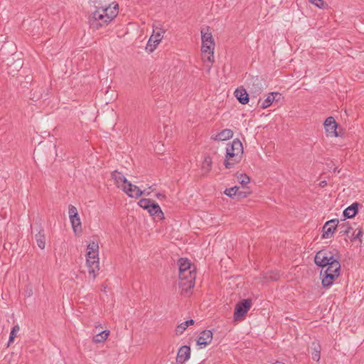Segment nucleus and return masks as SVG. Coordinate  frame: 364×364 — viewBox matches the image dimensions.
Instances as JSON below:
<instances>
[{"instance_id":"1","label":"nucleus","mask_w":364,"mask_h":364,"mask_svg":"<svg viewBox=\"0 0 364 364\" xmlns=\"http://www.w3.org/2000/svg\"><path fill=\"white\" fill-rule=\"evenodd\" d=\"M119 13L117 4L112 3L107 6L97 7L89 18V24L91 28L97 30L107 26Z\"/></svg>"},{"instance_id":"2","label":"nucleus","mask_w":364,"mask_h":364,"mask_svg":"<svg viewBox=\"0 0 364 364\" xmlns=\"http://www.w3.org/2000/svg\"><path fill=\"white\" fill-rule=\"evenodd\" d=\"M86 265L90 277L95 279L100 270L99 244L91 241L87 246Z\"/></svg>"},{"instance_id":"3","label":"nucleus","mask_w":364,"mask_h":364,"mask_svg":"<svg viewBox=\"0 0 364 364\" xmlns=\"http://www.w3.org/2000/svg\"><path fill=\"white\" fill-rule=\"evenodd\" d=\"M242 144L239 139H235L226 147L224 166L226 168H232L240 162L243 155Z\"/></svg>"},{"instance_id":"4","label":"nucleus","mask_w":364,"mask_h":364,"mask_svg":"<svg viewBox=\"0 0 364 364\" xmlns=\"http://www.w3.org/2000/svg\"><path fill=\"white\" fill-rule=\"evenodd\" d=\"M326 267V269L324 271H321V284L324 288L331 287L340 276L341 264L339 260L333 259L331 264Z\"/></svg>"},{"instance_id":"5","label":"nucleus","mask_w":364,"mask_h":364,"mask_svg":"<svg viewBox=\"0 0 364 364\" xmlns=\"http://www.w3.org/2000/svg\"><path fill=\"white\" fill-rule=\"evenodd\" d=\"M202 47L201 50L203 53H207V60L213 63L215 42L212 33L209 31V27L202 28L200 31Z\"/></svg>"},{"instance_id":"6","label":"nucleus","mask_w":364,"mask_h":364,"mask_svg":"<svg viewBox=\"0 0 364 364\" xmlns=\"http://www.w3.org/2000/svg\"><path fill=\"white\" fill-rule=\"evenodd\" d=\"M196 271L188 272L184 274L183 277L178 274V286L181 289V294L188 297L192 294V289L195 287Z\"/></svg>"},{"instance_id":"7","label":"nucleus","mask_w":364,"mask_h":364,"mask_svg":"<svg viewBox=\"0 0 364 364\" xmlns=\"http://www.w3.org/2000/svg\"><path fill=\"white\" fill-rule=\"evenodd\" d=\"M112 177L117 186L126 193L129 197L134 198L136 196V186L129 183L121 172L117 171H113Z\"/></svg>"},{"instance_id":"8","label":"nucleus","mask_w":364,"mask_h":364,"mask_svg":"<svg viewBox=\"0 0 364 364\" xmlns=\"http://www.w3.org/2000/svg\"><path fill=\"white\" fill-rule=\"evenodd\" d=\"M340 254L337 250H334L331 251L327 249H323L316 254L314 262L318 267L324 268L330 264L333 259L340 260Z\"/></svg>"},{"instance_id":"9","label":"nucleus","mask_w":364,"mask_h":364,"mask_svg":"<svg viewBox=\"0 0 364 364\" xmlns=\"http://www.w3.org/2000/svg\"><path fill=\"white\" fill-rule=\"evenodd\" d=\"M252 301L250 299H242L237 303L234 311V319H241L250 310Z\"/></svg>"},{"instance_id":"10","label":"nucleus","mask_w":364,"mask_h":364,"mask_svg":"<svg viewBox=\"0 0 364 364\" xmlns=\"http://www.w3.org/2000/svg\"><path fill=\"white\" fill-rule=\"evenodd\" d=\"M164 30L156 28L154 29L153 33L149 38L146 46V50L149 53H152L164 37Z\"/></svg>"},{"instance_id":"11","label":"nucleus","mask_w":364,"mask_h":364,"mask_svg":"<svg viewBox=\"0 0 364 364\" xmlns=\"http://www.w3.org/2000/svg\"><path fill=\"white\" fill-rule=\"evenodd\" d=\"M247 90L250 95L257 97L262 92V87L257 77H251L247 82Z\"/></svg>"},{"instance_id":"12","label":"nucleus","mask_w":364,"mask_h":364,"mask_svg":"<svg viewBox=\"0 0 364 364\" xmlns=\"http://www.w3.org/2000/svg\"><path fill=\"white\" fill-rule=\"evenodd\" d=\"M338 224V220L333 219L327 221L323 227V239H328L333 236Z\"/></svg>"},{"instance_id":"13","label":"nucleus","mask_w":364,"mask_h":364,"mask_svg":"<svg viewBox=\"0 0 364 364\" xmlns=\"http://www.w3.org/2000/svg\"><path fill=\"white\" fill-rule=\"evenodd\" d=\"M191 350L188 346H182L178 350L176 356V363L178 364H184L191 358Z\"/></svg>"},{"instance_id":"14","label":"nucleus","mask_w":364,"mask_h":364,"mask_svg":"<svg viewBox=\"0 0 364 364\" xmlns=\"http://www.w3.org/2000/svg\"><path fill=\"white\" fill-rule=\"evenodd\" d=\"M213 340V332L210 330L203 331L196 341V344L200 348H204L211 343Z\"/></svg>"},{"instance_id":"15","label":"nucleus","mask_w":364,"mask_h":364,"mask_svg":"<svg viewBox=\"0 0 364 364\" xmlns=\"http://www.w3.org/2000/svg\"><path fill=\"white\" fill-rule=\"evenodd\" d=\"M194 271H196L195 266L187 258H181L178 260V274L183 277L186 272Z\"/></svg>"},{"instance_id":"16","label":"nucleus","mask_w":364,"mask_h":364,"mask_svg":"<svg viewBox=\"0 0 364 364\" xmlns=\"http://www.w3.org/2000/svg\"><path fill=\"white\" fill-rule=\"evenodd\" d=\"M324 127L328 135L331 136H337L336 132L338 124L333 117H328L324 122Z\"/></svg>"},{"instance_id":"17","label":"nucleus","mask_w":364,"mask_h":364,"mask_svg":"<svg viewBox=\"0 0 364 364\" xmlns=\"http://www.w3.org/2000/svg\"><path fill=\"white\" fill-rule=\"evenodd\" d=\"M235 96L240 103L242 105H246L249 102V93L246 89L240 87L237 88L235 91Z\"/></svg>"},{"instance_id":"18","label":"nucleus","mask_w":364,"mask_h":364,"mask_svg":"<svg viewBox=\"0 0 364 364\" xmlns=\"http://www.w3.org/2000/svg\"><path fill=\"white\" fill-rule=\"evenodd\" d=\"M233 136V132L230 129H225L218 133L215 136H211V139L214 141H225L230 138H232Z\"/></svg>"},{"instance_id":"19","label":"nucleus","mask_w":364,"mask_h":364,"mask_svg":"<svg viewBox=\"0 0 364 364\" xmlns=\"http://www.w3.org/2000/svg\"><path fill=\"white\" fill-rule=\"evenodd\" d=\"M147 211L150 215L154 216L155 218L159 220L164 218V213L162 212L161 207L155 201L152 203L150 208H149Z\"/></svg>"},{"instance_id":"20","label":"nucleus","mask_w":364,"mask_h":364,"mask_svg":"<svg viewBox=\"0 0 364 364\" xmlns=\"http://www.w3.org/2000/svg\"><path fill=\"white\" fill-rule=\"evenodd\" d=\"M360 205L358 203H353V204H351L350 206H348L344 210L343 213V217L345 218H352L354 216H355V215L358 212V207Z\"/></svg>"},{"instance_id":"21","label":"nucleus","mask_w":364,"mask_h":364,"mask_svg":"<svg viewBox=\"0 0 364 364\" xmlns=\"http://www.w3.org/2000/svg\"><path fill=\"white\" fill-rule=\"evenodd\" d=\"M321 345L318 341H316L312 342L311 355H312V359L316 362L319 361V360L321 358Z\"/></svg>"},{"instance_id":"22","label":"nucleus","mask_w":364,"mask_h":364,"mask_svg":"<svg viewBox=\"0 0 364 364\" xmlns=\"http://www.w3.org/2000/svg\"><path fill=\"white\" fill-rule=\"evenodd\" d=\"M70 222L75 234L77 235L82 232V223L80 216L70 218Z\"/></svg>"},{"instance_id":"23","label":"nucleus","mask_w":364,"mask_h":364,"mask_svg":"<svg viewBox=\"0 0 364 364\" xmlns=\"http://www.w3.org/2000/svg\"><path fill=\"white\" fill-rule=\"evenodd\" d=\"M109 333L110 332L109 330H104L102 332L93 336L92 341L95 343H103L107 339Z\"/></svg>"},{"instance_id":"24","label":"nucleus","mask_w":364,"mask_h":364,"mask_svg":"<svg viewBox=\"0 0 364 364\" xmlns=\"http://www.w3.org/2000/svg\"><path fill=\"white\" fill-rule=\"evenodd\" d=\"M194 324V320L193 319H189L181 323H180L176 328V333L177 335L182 334L185 330L191 325Z\"/></svg>"},{"instance_id":"25","label":"nucleus","mask_w":364,"mask_h":364,"mask_svg":"<svg viewBox=\"0 0 364 364\" xmlns=\"http://www.w3.org/2000/svg\"><path fill=\"white\" fill-rule=\"evenodd\" d=\"M37 245L41 250H43L46 247V239L43 231H39L35 236Z\"/></svg>"},{"instance_id":"26","label":"nucleus","mask_w":364,"mask_h":364,"mask_svg":"<svg viewBox=\"0 0 364 364\" xmlns=\"http://www.w3.org/2000/svg\"><path fill=\"white\" fill-rule=\"evenodd\" d=\"M274 102V95L272 94V92H270L269 93L266 99L261 102L260 107L262 109H266L269 107L270 105H272Z\"/></svg>"},{"instance_id":"27","label":"nucleus","mask_w":364,"mask_h":364,"mask_svg":"<svg viewBox=\"0 0 364 364\" xmlns=\"http://www.w3.org/2000/svg\"><path fill=\"white\" fill-rule=\"evenodd\" d=\"M212 166V159L210 156H208L204 158V160L202 164V169L204 170L206 173L209 172Z\"/></svg>"},{"instance_id":"28","label":"nucleus","mask_w":364,"mask_h":364,"mask_svg":"<svg viewBox=\"0 0 364 364\" xmlns=\"http://www.w3.org/2000/svg\"><path fill=\"white\" fill-rule=\"evenodd\" d=\"M154 202V200H153L144 198L138 201V205L142 208L144 210H148L150 208Z\"/></svg>"},{"instance_id":"29","label":"nucleus","mask_w":364,"mask_h":364,"mask_svg":"<svg viewBox=\"0 0 364 364\" xmlns=\"http://www.w3.org/2000/svg\"><path fill=\"white\" fill-rule=\"evenodd\" d=\"M239 187L233 186L229 188H226L224 191V193L230 198H232L233 196H237Z\"/></svg>"},{"instance_id":"30","label":"nucleus","mask_w":364,"mask_h":364,"mask_svg":"<svg viewBox=\"0 0 364 364\" xmlns=\"http://www.w3.org/2000/svg\"><path fill=\"white\" fill-rule=\"evenodd\" d=\"M19 330H20V327L18 325H15L11 328V331L10 335H9V344L11 343L14 341Z\"/></svg>"},{"instance_id":"31","label":"nucleus","mask_w":364,"mask_h":364,"mask_svg":"<svg viewBox=\"0 0 364 364\" xmlns=\"http://www.w3.org/2000/svg\"><path fill=\"white\" fill-rule=\"evenodd\" d=\"M238 182L242 185H245L250 183V177L245 174V173H240L237 176Z\"/></svg>"},{"instance_id":"32","label":"nucleus","mask_w":364,"mask_h":364,"mask_svg":"<svg viewBox=\"0 0 364 364\" xmlns=\"http://www.w3.org/2000/svg\"><path fill=\"white\" fill-rule=\"evenodd\" d=\"M78 215H79V214H78V211H77L76 207L73 205H69V206H68V216H69V218H70L76 217V216H78Z\"/></svg>"},{"instance_id":"33","label":"nucleus","mask_w":364,"mask_h":364,"mask_svg":"<svg viewBox=\"0 0 364 364\" xmlns=\"http://www.w3.org/2000/svg\"><path fill=\"white\" fill-rule=\"evenodd\" d=\"M340 233L343 235H348L353 230L348 225L343 224L339 226Z\"/></svg>"},{"instance_id":"34","label":"nucleus","mask_w":364,"mask_h":364,"mask_svg":"<svg viewBox=\"0 0 364 364\" xmlns=\"http://www.w3.org/2000/svg\"><path fill=\"white\" fill-rule=\"evenodd\" d=\"M309 2L315 5L319 9H323L326 6V3L323 0H309Z\"/></svg>"},{"instance_id":"35","label":"nucleus","mask_w":364,"mask_h":364,"mask_svg":"<svg viewBox=\"0 0 364 364\" xmlns=\"http://www.w3.org/2000/svg\"><path fill=\"white\" fill-rule=\"evenodd\" d=\"M143 186L138 187L137 191H138V197L142 196V195H149L151 193V186L148 188V191L145 188L142 189Z\"/></svg>"},{"instance_id":"36","label":"nucleus","mask_w":364,"mask_h":364,"mask_svg":"<svg viewBox=\"0 0 364 364\" xmlns=\"http://www.w3.org/2000/svg\"><path fill=\"white\" fill-rule=\"evenodd\" d=\"M251 193V191H250L249 188H245V191H239L237 193V196L240 198H246Z\"/></svg>"},{"instance_id":"37","label":"nucleus","mask_w":364,"mask_h":364,"mask_svg":"<svg viewBox=\"0 0 364 364\" xmlns=\"http://www.w3.org/2000/svg\"><path fill=\"white\" fill-rule=\"evenodd\" d=\"M272 94L274 95V102H279L283 99L282 94L278 92H272Z\"/></svg>"},{"instance_id":"38","label":"nucleus","mask_w":364,"mask_h":364,"mask_svg":"<svg viewBox=\"0 0 364 364\" xmlns=\"http://www.w3.org/2000/svg\"><path fill=\"white\" fill-rule=\"evenodd\" d=\"M363 232L362 230H359L356 235H355L353 237V240L359 239L360 240V237L362 236Z\"/></svg>"},{"instance_id":"39","label":"nucleus","mask_w":364,"mask_h":364,"mask_svg":"<svg viewBox=\"0 0 364 364\" xmlns=\"http://www.w3.org/2000/svg\"><path fill=\"white\" fill-rule=\"evenodd\" d=\"M326 184H327V183H326V181H321V182L320 183V184H319V185H320V186H321V187H325V186H326Z\"/></svg>"},{"instance_id":"40","label":"nucleus","mask_w":364,"mask_h":364,"mask_svg":"<svg viewBox=\"0 0 364 364\" xmlns=\"http://www.w3.org/2000/svg\"><path fill=\"white\" fill-rule=\"evenodd\" d=\"M274 364H284V363L282 362H280V361H276Z\"/></svg>"}]
</instances>
